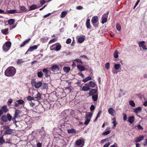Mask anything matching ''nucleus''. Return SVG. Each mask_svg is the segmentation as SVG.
I'll return each instance as SVG.
<instances>
[{"instance_id":"obj_1","label":"nucleus","mask_w":147,"mask_h":147,"mask_svg":"<svg viewBox=\"0 0 147 147\" xmlns=\"http://www.w3.org/2000/svg\"><path fill=\"white\" fill-rule=\"evenodd\" d=\"M16 73L15 69L13 67H8L5 72V76L8 77H12L14 76Z\"/></svg>"},{"instance_id":"obj_2","label":"nucleus","mask_w":147,"mask_h":147,"mask_svg":"<svg viewBox=\"0 0 147 147\" xmlns=\"http://www.w3.org/2000/svg\"><path fill=\"white\" fill-rule=\"evenodd\" d=\"M31 84L32 85L34 86L36 88H39L42 85V82L41 81L36 82L34 81L33 80H32Z\"/></svg>"},{"instance_id":"obj_3","label":"nucleus","mask_w":147,"mask_h":147,"mask_svg":"<svg viewBox=\"0 0 147 147\" xmlns=\"http://www.w3.org/2000/svg\"><path fill=\"white\" fill-rule=\"evenodd\" d=\"M61 47V46L60 44L56 45L54 44L50 47L51 50H54L58 51L60 50Z\"/></svg>"},{"instance_id":"obj_4","label":"nucleus","mask_w":147,"mask_h":147,"mask_svg":"<svg viewBox=\"0 0 147 147\" xmlns=\"http://www.w3.org/2000/svg\"><path fill=\"white\" fill-rule=\"evenodd\" d=\"M98 20V17L97 16H94L92 17L91 20V22L93 25L96 27L98 26V24H96V22Z\"/></svg>"},{"instance_id":"obj_5","label":"nucleus","mask_w":147,"mask_h":147,"mask_svg":"<svg viewBox=\"0 0 147 147\" xmlns=\"http://www.w3.org/2000/svg\"><path fill=\"white\" fill-rule=\"evenodd\" d=\"M145 42L144 41L139 42H138L139 47H142L143 49L146 50L147 49V47L145 45Z\"/></svg>"},{"instance_id":"obj_6","label":"nucleus","mask_w":147,"mask_h":147,"mask_svg":"<svg viewBox=\"0 0 147 147\" xmlns=\"http://www.w3.org/2000/svg\"><path fill=\"white\" fill-rule=\"evenodd\" d=\"M59 67L57 65H53L51 67V70L53 72L59 70Z\"/></svg>"},{"instance_id":"obj_7","label":"nucleus","mask_w":147,"mask_h":147,"mask_svg":"<svg viewBox=\"0 0 147 147\" xmlns=\"http://www.w3.org/2000/svg\"><path fill=\"white\" fill-rule=\"evenodd\" d=\"M144 136H143L137 137L135 139V141L137 143L140 142V141L144 140Z\"/></svg>"},{"instance_id":"obj_8","label":"nucleus","mask_w":147,"mask_h":147,"mask_svg":"<svg viewBox=\"0 0 147 147\" xmlns=\"http://www.w3.org/2000/svg\"><path fill=\"white\" fill-rule=\"evenodd\" d=\"M108 112L109 114L113 116H114V114L115 111V110L112 108H109L108 110Z\"/></svg>"},{"instance_id":"obj_9","label":"nucleus","mask_w":147,"mask_h":147,"mask_svg":"<svg viewBox=\"0 0 147 147\" xmlns=\"http://www.w3.org/2000/svg\"><path fill=\"white\" fill-rule=\"evenodd\" d=\"M37 47L38 46L37 45H35L33 46L30 47L28 49V51L26 53H26L28 51L31 52L33 51L34 49H36L37 48Z\"/></svg>"},{"instance_id":"obj_10","label":"nucleus","mask_w":147,"mask_h":147,"mask_svg":"<svg viewBox=\"0 0 147 147\" xmlns=\"http://www.w3.org/2000/svg\"><path fill=\"white\" fill-rule=\"evenodd\" d=\"M34 99H36V100L38 101L41 98V94L39 93L38 92L36 95L34 96Z\"/></svg>"},{"instance_id":"obj_11","label":"nucleus","mask_w":147,"mask_h":147,"mask_svg":"<svg viewBox=\"0 0 147 147\" xmlns=\"http://www.w3.org/2000/svg\"><path fill=\"white\" fill-rule=\"evenodd\" d=\"M77 67L79 70L80 71H84L85 69L84 66L80 65H77Z\"/></svg>"},{"instance_id":"obj_12","label":"nucleus","mask_w":147,"mask_h":147,"mask_svg":"<svg viewBox=\"0 0 147 147\" xmlns=\"http://www.w3.org/2000/svg\"><path fill=\"white\" fill-rule=\"evenodd\" d=\"M43 72L45 73V76L46 77H48L49 76V71L47 68H44L42 70Z\"/></svg>"},{"instance_id":"obj_13","label":"nucleus","mask_w":147,"mask_h":147,"mask_svg":"<svg viewBox=\"0 0 147 147\" xmlns=\"http://www.w3.org/2000/svg\"><path fill=\"white\" fill-rule=\"evenodd\" d=\"M97 91V89H92L91 90L89 93V94L91 95H92L95 94Z\"/></svg>"},{"instance_id":"obj_14","label":"nucleus","mask_w":147,"mask_h":147,"mask_svg":"<svg viewBox=\"0 0 147 147\" xmlns=\"http://www.w3.org/2000/svg\"><path fill=\"white\" fill-rule=\"evenodd\" d=\"M107 16H105V15L102 16V20L101 22L102 24H104L107 22Z\"/></svg>"},{"instance_id":"obj_15","label":"nucleus","mask_w":147,"mask_h":147,"mask_svg":"<svg viewBox=\"0 0 147 147\" xmlns=\"http://www.w3.org/2000/svg\"><path fill=\"white\" fill-rule=\"evenodd\" d=\"M95 85V83L92 81H90L88 84V86L91 88L94 87Z\"/></svg>"},{"instance_id":"obj_16","label":"nucleus","mask_w":147,"mask_h":147,"mask_svg":"<svg viewBox=\"0 0 147 147\" xmlns=\"http://www.w3.org/2000/svg\"><path fill=\"white\" fill-rule=\"evenodd\" d=\"M86 25V27L90 29L91 28V27L90 24V19H88L87 20Z\"/></svg>"},{"instance_id":"obj_17","label":"nucleus","mask_w":147,"mask_h":147,"mask_svg":"<svg viewBox=\"0 0 147 147\" xmlns=\"http://www.w3.org/2000/svg\"><path fill=\"white\" fill-rule=\"evenodd\" d=\"M142 110V108L140 107H138L134 110L135 112L137 114L140 113Z\"/></svg>"},{"instance_id":"obj_18","label":"nucleus","mask_w":147,"mask_h":147,"mask_svg":"<svg viewBox=\"0 0 147 147\" xmlns=\"http://www.w3.org/2000/svg\"><path fill=\"white\" fill-rule=\"evenodd\" d=\"M1 110H2V111L5 113L7 112L8 111V109L7 107V106L5 105L2 107Z\"/></svg>"},{"instance_id":"obj_19","label":"nucleus","mask_w":147,"mask_h":147,"mask_svg":"<svg viewBox=\"0 0 147 147\" xmlns=\"http://www.w3.org/2000/svg\"><path fill=\"white\" fill-rule=\"evenodd\" d=\"M4 45H5L7 48H8L9 49L11 45V43L10 41H7Z\"/></svg>"},{"instance_id":"obj_20","label":"nucleus","mask_w":147,"mask_h":147,"mask_svg":"<svg viewBox=\"0 0 147 147\" xmlns=\"http://www.w3.org/2000/svg\"><path fill=\"white\" fill-rule=\"evenodd\" d=\"M92 116V113H88L86 114L85 118L89 119H90Z\"/></svg>"},{"instance_id":"obj_21","label":"nucleus","mask_w":147,"mask_h":147,"mask_svg":"<svg viewBox=\"0 0 147 147\" xmlns=\"http://www.w3.org/2000/svg\"><path fill=\"white\" fill-rule=\"evenodd\" d=\"M82 89L83 91H87L90 90V88L89 86H84L82 87Z\"/></svg>"},{"instance_id":"obj_22","label":"nucleus","mask_w":147,"mask_h":147,"mask_svg":"<svg viewBox=\"0 0 147 147\" xmlns=\"http://www.w3.org/2000/svg\"><path fill=\"white\" fill-rule=\"evenodd\" d=\"M38 7L37 6V5H33L30 7V10H33L37 9Z\"/></svg>"},{"instance_id":"obj_23","label":"nucleus","mask_w":147,"mask_h":147,"mask_svg":"<svg viewBox=\"0 0 147 147\" xmlns=\"http://www.w3.org/2000/svg\"><path fill=\"white\" fill-rule=\"evenodd\" d=\"M67 132L69 134H74L76 132V131L74 129H68Z\"/></svg>"},{"instance_id":"obj_24","label":"nucleus","mask_w":147,"mask_h":147,"mask_svg":"<svg viewBox=\"0 0 147 147\" xmlns=\"http://www.w3.org/2000/svg\"><path fill=\"white\" fill-rule=\"evenodd\" d=\"M30 40V38H29L24 41L20 45L21 47L24 46L26 44L28 43L29 41Z\"/></svg>"},{"instance_id":"obj_25","label":"nucleus","mask_w":147,"mask_h":147,"mask_svg":"<svg viewBox=\"0 0 147 147\" xmlns=\"http://www.w3.org/2000/svg\"><path fill=\"white\" fill-rule=\"evenodd\" d=\"M20 111L17 110H16L15 112V113L14 115V117L15 118H16L18 116L19 114L20 113Z\"/></svg>"},{"instance_id":"obj_26","label":"nucleus","mask_w":147,"mask_h":147,"mask_svg":"<svg viewBox=\"0 0 147 147\" xmlns=\"http://www.w3.org/2000/svg\"><path fill=\"white\" fill-rule=\"evenodd\" d=\"M8 28H6L2 30H1V32L2 33L5 35L7 34L8 33Z\"/></svg>"},{"instance_id":"obj_27","label":"nucleus","mask_w":147,"mask_h":147,"mask_svg":"<svg viewBox=\"0 0 147 147\" xmlns=\"http://www.w3.org/2000/svg\"><path fill=\"white\" fill-rule=\"evenodd\" d=\"M63 69L65 72L67 73L69 71L70 69L69 67H63Z\"/></svg>"},{"instance_id":"obj_28","label":"nucleus","mask_w":147,"mask_h":147,"mask_svg":"<svg viewBox=\"0 0 147 147\" xmlns=\"http://www.w3.org/2000/svg\"><path fill=\"white\" fill-rule=\"evenodd\" d=\"M92 79V78L90 76H89L87 77V78L84 79L82 80V81L84 82H86L90 80H91Z\"/></svg>"},{"instance_id":"obj_29","label":"nucleus","mask_w":147,"mask_h":147,"mask_svg":"<svg viewBox=\"0 0 147 147\" xmlns=\"http://www.w3.org/2000/svg\"><path fill=\"white\" fill-rule=\"evenodd\" d=\"M134 121V117H130L128 119V121L130 123H132Z\"/></svg>"},{"instance_id":"obj_30","label":"nucleus","mask_w":147,"mask_h":147,"mask_svg":"<svg viewBox=\"0 0 147 147\" xmlns=\"http://www.w3.org/2000/svg\"><path fill=\"white\" fill-rule=\"evenodd\" d=\"M2 120L4 122L7 121V117L5 115H3L1 117Z\"/></svg>"},{"instance_id":"obj_31","label":"nucleus","mask_w":147,"mask_h":147,"mask_svg":"<svg viewBox=\"0 0 147 147\" xmlns=\"http://www.w3.org/2000/svg\"><path fill=\"white\" fill-rule=\"evenodd\" d=\"M111 132V130H108L107 131H105L102 134V135L103 136H106L109 134Z\"/></svg>"},{"instance_id":"obj_32","label":"nucleus","mask_w":147,"mask_h":147,"mask_svg":"<svg viewBox=\"0 0 147 147\" xmlns=\"http://www.w3.org/2000/svg\"><path fill=\"white\" fill-rule=\"evenodd\" d=\"M12 132V129H9L5 131V134H11Z\"/></svg>"},{"instance_id":"obj_33","label":"nucleus","mask_w":147,"mask_h":147,"mask_svg":"<svg viewBox=\"0 0 147 147\" xmlns=\"http://www.w3.org/2000/svg\"><path fill=\"white\" fill-rule=\"evenodd\" d=\"M14 20L13 19H10L8 20V22L9 25H11L14 22Z\"/></svg>"},{"instance_id":"obj_34","label":"nucleus","mask_w":147,"mask_h":147,"mask_svg":"<svg viewBox=\"0 0 147 147\" xmlns=\"http://www.w3.org/2000/svg\"><path fill=\"white\" fill-rule=\"evenodd\" d=\"M16 101L20 105L23 104L24 102V101L22 99H19V100H17Z\"/></svg>"},{"instance_id":"obj_35","label":"nucleus","mask_w":147,"mask_h":147,"mask_svg":"<svg viewBox=\"0 0 147 147\" xmlns=\"http://www.w3.org/2000/svg\"><path fill=\"white\" fill-rule=\"evenodd\" d=\"M92 99L93 101H96L98 99V96L96 95H93L92 96Z\"/></svg>"},{"instance_id":"obj_36","label":"nucleus","mask_w":147,"mask_h":147,"mask_svg":"<svg viewBox=\"0 0 147 147\" xmlns=\"http://www.w3.org/2000/svg\"><path fill=\"white\" fill-rule=\"evenodd\" d=\"M84 40V38L83 37H80L78 38V42L80 43L82 42Z\"/></svg>"},{"instance_id":"obj_37","label":"nucleus","mask_w":147,"mask_h":147,"mask_svg":"<svg viewBox=\"0 0 147 147\" xmlns=\"http://www.w3.org/2000/svg\"><path fill=\"white\" fill-rule=\"evenodd\" d=\"M129 104L130 105L133 107H134L135 106V104L133 100H130L129 102Z\"/></svg>"},{"instance_id":"obj_38","label":"nucleus","mask_w":147,"mask_h":147,"mask_svg":"<svg viewBox=\"0 0 147 147\" xmlns=\"http://www.w3.org/2000/svg\"><path fill=\"white\" fill-rule=\"evenodd\" d=\"M3 49L4 51L6 52L9 49L7 48L5 45H3Z\"/></svg>"},{"instance_id":"obj_39","label":"nucleus","mask_w":147,"mask_h":147,"mask_svg":"<svg viewBox=\"0 0 147 147\" xmlns=\"http://www.w3.org/2000/svg\"><path fill=\"white\" fill-rule=\"evenodd\" d=\"M67 13V12L66 11H63L61 13V17L64 18V17Z\"/></svg>"},{"instance_id":"obj_40","label":"nucleus","mask_w":147,"mask_h":147,"mask_svg":"<svg viewBox=\"0 0 147 147\" xmlns=\"http://www.w3.org/2000/svg\"><path fill=\"white\" fill-rule=\"evenodd\" d=\"M82 142V140H79L76 141V144L78 146L80 145Z\"/></svg>"},{"instance_id":"obj_41","label":"nucleus","mask_w":147,"mask_h":147,"mask_svg":"<svg viewBox=\"0 0 147 147\" xmlns=\"http://www.w3.org/2000/svg\"><path fill=\"white\" fill-rule=\"evenodd\" d=\"M117 29L118 31H120L121 29V26L119 23L117 24L116 26Z\"/></svg>"},{"instance_id":"obj_42","label":"nucleus","mask_w":147,"mask_h":147,"mask_svg":"<svg viewBox=\"0 0 147 147\" xmlns=\"http://www.w3.org/2000/svg\"><path fill=\"white\" fill-rule=\"evenodd\" d=\"M27 100L29 101L32 100H34V97H32L30 96H28L27 97Z\"/></svg>"},{"instance_id":"obj_43","label":"nucleus","mask_w":147,"mask_h":147,"mask_svg":"<svg viewBox=\"0 0 147 147\" xmlns=\"http://www.w3.org/2000/svg\"><path fill=\"white\" fill-rule=\"evenodd\" d=\"M43 76L42 73L41 71L38 72L37 74V76L38 77L41 78Z\"/></svg>"},{"instance_id":"obj_44","label":"nucleus","mask_w":147,"mask_h":147,"mask_svg":"<svg viewBox=\"0 0 147 147\" xmlns=\"http://www.w3.org/2000/svg\"><path fill=\"white\" fill-rule=\"evenodd\" d=\"M121 65L119 64H115V68L118 70L119 69Z\"/></svg>"},{"instance_id":"obj_45","label":"nucleus","mask_w":147,"mask_h":147,"mask_svg":"<svg viewBox=\"0 0 147 147\" xmlns=\"http://www.w3.org/2000/svg\"><path fill=\"white\" fill-rule=\"evenodd\" d=\"M6 117L9 121H10L11 120L12 117L10 114H7Z\"/></svg>"},{"instance_id":"obj_46","label":"nucleus","mask_w":147,"mask_h":147,"mask_svg":"<svg viewBox=\"0 0 147 147\" xmlns=\"http://www.w3.org/2000/svg\"><path fill=\"white\" fill-rule=\"evenodd\" d=\"M42 89H46L48 86V85L47 83H44L42 85Z\"/></svg>"},{"instance_id":"obj_47","label":"nucleus","mask_w":147,"mask_h":147,"mask_svg":"<svg viewBox=\"0 0 147 147\" xmlns=\"http://www.w3.org/2000/svg\"><path fill=\"white\" fill-rule=\"evenodd\" d=\"M7 12L9 13H17L16 10H9L7 11Z\"/></svg>"},{"instance_id":"obj_48","label":"nucleus","mask_w":147,"mask_h":147,"mask_svg":"<svg viewBox=\"0 0 147 147\" xmlns=\"http://www.w3.org/2000/svg\"><path fill=\"white\" fill-rule=\"evenodd\" d=\"M114 57L117 58L118 57V53L117 51H115L113 54Z\"/></svg>"},{"instance_id":"obj_49","label":"nucleus","mask_w":147,"mask_h":147,"mask_svg":"<svg viewBox=\"0 0 147 147\" xmlns=\"http://www.w3.org/2000/svg\"><path fill=\"white\" fill-rule=\"evenodd\" d=\"M86 120L85 121L84 124L86 125H87L90 121V119H89L85 118Z\"/></svg>"},{"instance_id":"obj_50","label":"nucleus","mask_w":147,"mask_h":147,"mask_svg":"<svg viewBox=\"0 0 147 147\" xmlns=\"http://www.w3.org/2000/svg\"><path fill=\"white\" fill-rule=\"evenodd\" d=\"M5 141L3 139V137H1L0 138V144H2Z\"/></svg>"},{"instance_id":"obj_51","label":"nucleus","mask_w":147,"mask_h":147,"mask_svg":"<svg viewBox=\"0 0 147 147\" xmlns=\"http://www.w3.org/2000/svg\"><path fill=\"white\" fill-rule=\"evenodd\" d=\"M109 141V138H105L104 139L102 140H101L100 141V142L102 144H103L105 142L107 141Z\"/></svg>"},{"instance_id":"obj_52","label":"nucleus","mask_w":147,"mask_h":147,"mask_svg":"<svg viewBox=\"0 0 147 147\" xmlns=\"http://www.w3.org/2000/svg\"><path fill=\"white\" fill-rule=\"evenodd\" d=\"M123 92V90L122 89H120L119 90V93L118 95V97L119 98H121L122 97V95L121 94H122V92Z\"/></svg>"},{"instance_id":"obj_53","label":"nucleus","mask_w":147,"mask_h":147,"mask_svg":"<svg viewBox=\"0 0 147 147\" xmlns=\"http://www.w3.org/2000/svg\"><path fill=\"white\" fill-rule=\"evenodd\" d=\"M109 63H107L105 64V67L107 69H108L109 67Z\"/></svg>"},{"instance_id":"obj_54","label":"nucleus","mask_w":147,"mask_h":147,"mask_svg":"<svg viewBox=\"0 0 147 147\" xmlns=\"http://www.w3.org/2000/svg\"><path fill=\"white\" fill-rule=\"evenodd\" d=\"M112 123H113V128H115V127L116 125L117 124V122L115 120H114L113 122Z\"/></svg>"},{"instance_id":"obj_55","label":"nucleus","mask_w":147,"mask_h":147,"mask_svg":"<svg viewBox=\"0 0 147 147\" xmlns=\"http://www.w3.org/2000/svg\"><path fill=\"white\" fill-rule=\"evenodd\" d=\"M71 42V40L70 38H69L67 40L66 42L67 44H70Z\"/></svg>"},{"instance_id":"obj_56","label":"nucleus","mask_w":147,"mask_h":147,"mask_svg":"<svg viewBox=\"0 0 147 147\" xmlns=\"http://www.w3.org/2000/svg\"><path fill=\"white\" fill-rule=\"evenodd\" d=\"M40 2L41 5H42L46 3V2L45 1V0H42L40 1Z\"/></svg>"},{"instance_id":"obj_57","label":"nucleus","mask_w":147,"mask_h":147,"mask_svg":"<svg viewBox=\"0 0 147 147\" xmlns=\"http://www.w3.org/2000/svg\"><path fill=\"white\" fill-rule=\"evenodd\" d=\"M13 101V100L11 98H10L8 100V102L9 103H8V105H11V103H12V102Z\"/></svg>"},{"instance_id":"obj_58","label":"nucleus","mask_w":147,"mask_h":147,"mask_svg":"<svg viewBox=\"0 0 147 147\" xmlns=\"http://www.w3.org/2000/svg\"><path fill=\"white\" fill-rule=\"evenodd\" d=\"M111 143L110 142H108L105 144L103 146V147H109Z\"/></svg>"},{"instance_id":"obj_59","label":"nucleus","mask_w":147,"mask_h":147,"mask_svg":"<svg viewBox=\"0 0 147 147\" xmlns=\"http://www.w3.org/2000/svg\"><path fill=\"white\" fill-rule=\"evenodd\" d=\"M95 106L93 105H91L90 109V110L91 111H92L94 110V109H95Z\"/></svg>"},{"instance_id":"obj_60","label":"nucleus","mask_w":147,"mask_h":147,"mask_svg":"<svg viewBox=\"0 0 147 147\" xmlns=\"http://www.w3.org/2000/svg\"><path fill=\"white\" fill-rule=\"evenodd\" d=\"M22 60H23L22 59H18L17 61V63L18 64L24 62V61H23Z\"/></svg>"},{"instance_id":"obj_61","label":"nucleus","mask_w":147,"mask_h":147,"mask_svg":"<svg viewBox=\"0 0 147 147\" xmlns=\"http://www.w3.org/2000/svg\"><path fill=\"white\" fill-rule=\"evenodd\" d=\"M21 10L23 11H26V8L24 6H22L21 7Z\"/></svg>"},{"instance_id":"obj_62","label":"nucleus","mask_w":147,"mask_h":147,"mask_svg":"<svg viewBox=\"0 0 147 147\" xmlns=\"http://www.w3.org/2000/svg\"><path fill=\"white\" fill-rule=\"evenodd\" d=\"M78 74L79 76H81L82 78H84L85 77L84 75L81 72L79 73Z\"/></svg>"},{"instance_id":"obj_63","label":"nucleus","mask_w":147,"mask_h":147,"mask_svg":"<svg viewBox=\"0 0 147 147\" xmlns=\"http://www.w3.org/2000/svg\"><path fill=\"white\" fill-rule=\"evenodd\" d=\"M29 104L32 107H34L35 105V103L31 101L29 103Z\"/></svg>"},{"instance_id":"obj_64","label":"nucleus","mask_w":147,"mask_h":147,"mask_svg":"<svg viewBox=\"0 0 147 147\" xmlns=\"http://www.w3.org/2000/svg\"><path fill=\"white\" fill-rule=\"evenodd\" d=\"M143 144L144 146H147V139H146L145 140L144 142H143Z\"/></svg>"}]
</instances>
